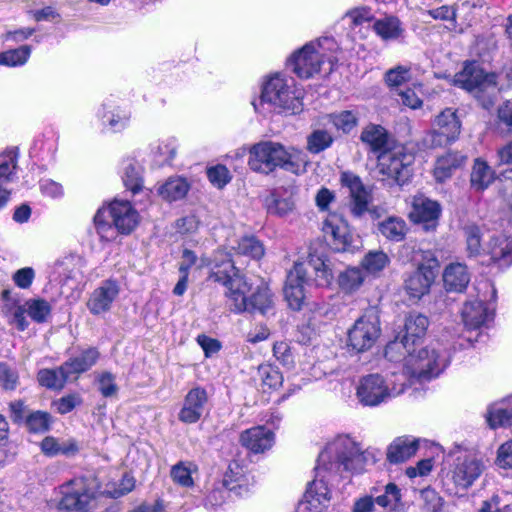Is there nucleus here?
Returning a JSON list of instances; mask_svg holds the SVG:
<instances>
[{"mask_svg":"<svg viewBox=\"0 0 512 512\" xmlns=\"http://www.w3.org/2000/svg\"><path fill=\"white\" fill-rule=\"evenodd\" d=\"M372 459V453L364 449L361 442L349 434H339L326 444L317 462L320 474L328 472L348 478L353 473H361Z\"/></svg>","mask_w":512,"mask_h":512,"instance_id":"f257e3e1","label":"nucleus"},{"mask_svg":"<svg viewBox=\"0 0 512 512\" xmlns=\"http://www.w3.org/2000/svg\"><path fill=\"white\" fill-rule=\"evenodd\" d=\"M303 96V89L292 77L275 73L264 81L261 95L252 105L265 117L272 113L296 115L303 111Z\"/></svg>","mask_w":512,"mask_h":512,"instance_id":"f03ea898","label":"nucleus"},{"mask_svg":"<svg viewBox=\"0 0 512 512\" xmlns=\"http://www.w3.org/2000/svg\"><path fill=\"white\" fill-rule=\"evenodd\" d=\"M339 46L332 37H322L294 52L287 66L299 78L308 79L324 72L330 74L338 62Z\"/></svg>","mask_w":512,"mask_h":512,"instance_id":"7ed1b4c3","label":"nucleus"},{"mask_svg":"<svg viewBox=\"0 0 512 512\" xmlns=\"http://www.w3.org/2000/svg\"><path fill=\"white\" fill-rule=\"evenodd\" d=\"M307 164L305 153L295 148H286L279 142L261 141L249 150V167L259 173L269 174L276 168L299 174Z\"/></svg>","mask_w":512,"mask_h":512,"instance_id":"20e7f679","label":"nucleus"},{"mask_svg":"<svg viewBox=\"0 0 512 512\" xmlns=\"http://www.w3.org/2000/svg\"><path fill=\"white\" fill-rule=\"evenodd\" d=\"M401 377L413 384L437 377L449 363V353L439 342L431 343L419 350H405Z\"/></svg>","mask_w":512,"mask_h":512,"instance_id":"39448f33","label":"nucleus"},{"mask_svg":"<svg viewBox=\"0 0 512 512\" xmlns=\"http://www.w3.org/2000/svg\"><path fill=\"white\" fill-rule=\"evenodd\" d=\"M314 274L316 286H328L333 279L330 262L314 254L309 255L306 266L295 264L293 270L287 275L284 287V296L288 305L293 310H300L305 299V285L308 284V274Z\"/></svg>","mask_w":512,"mask_h":512,"instance_id":"423d86ee","label":"nucleus"},{"mask_svg":"<svg viewBox=\"0 0 512 512\" xmlns=\"http://www.w3.org/2000/svg\"><path fill=\"white\" fill-rule=\"evenodd\" d=\"M98 484L92 477H75L58 487L59 512H91L97 506Z\"/></svg>","mask_w":512,"mask_h":512,"instance_id":"0eeeda50","label":"nucleus"},{"mask_svg":"<svg viewBox=\"0 0 512 512\" xmlns=\"http://www.w3.org/2000/svg\"><path fill=\"white\" fill-rule=\"evenodd\" d=\"M252 289V284L244 276L238 285L225 291L229 309L234 313H260L267 315L273 310V295L269 287L262 283L250 297L247 293Z\"/></svg>","mask_w":512,"mask_h":512,"instance_id":"6e6552de","label":"nucleus"},{"mask_svg":"<svg viewBox=\"0 0 512 512\" xmlns=\"http://www.w3.org/2000/svg\"><path fill=\"white\" fill-rule=\"evenodd\" d=\"M406 381L388 380L380 374L363 376L356 389V397L363 406L376 407L404 392Z\"/></svg>","mask_w":512,"mask_h":512,"instance_id":"1a4fd4ad","label":"nucleus"},{"mask_svg":"<svg viewBox=\"0 0 512 512\" xmlns=\"http://www.w3.org/2000/svg\"><path fill=\"white\" fill-rule=\"evenodd\" d=\"M379 173L399 186L408 183L412 177L415 156L402 145H394L388 151L379 154Z\"/></svg>","mask_w":512,"mask_h":512,"instance_id":"9d476101","label":"nucleus"},{"mask_svg":"<svg viewBox=\"0 0 512 512\" xmlns=\"http://www.w3.org/2000/svg\"><path fill=\"white\" fill-rule=\"evenodd\" d=\"M381 334L380 320L375 310L359 317L347 332V347L355 353L370 350Z\"/></svg>","mask_w":512,"mask_h":512,"instance_id":"9b49d317","label":"nucleus"},{"mask_svg":"<svg viewBox=\"0 0 512 512\" xmlns=\"http://www.w3.org/2000/svg\"><path fill=\"white\" fill-rule=\"evenodd\" d=\"M486 469L483 457L472 451L460 452L448 472V479L458 490H468Z\"/></svg>","mask_w":512,"mask_h":512,"instance_id":"f8f14e48","label":"nucleus"},{"mask_svg":"<svg viewBox=\"0 0 512 512\" xmlns=\"http://www.w3.org/2000/svg\"><path fill=\"white\" fill-rule=\"evenodd\" d=\"M461 133V121L456 110L446 108L433 121V129L425 138L430 147H443L455 142Z\"/></svg>","mask_w":512,"mask_h":512,"instance_id":"ddd939ff","label":"nucleus"},{"mask_svg":"<svg viewBox=\"0 0 512 512\" xmlns=\"http://www.w3.org/2000/svg\"><path fill=\"white\" fill-rule=\"evenodd\" d=\"M428 318L420 313H410L405 319L404 335L401 341H393L385 348V357L392 362H398L397 354L403 349L408 350L409 346L415 345L416 341L422 338L428 328Z\"/></svg>","mask_w":512,"mask_h":512,"instance_id":"4468645a","label":"nucleus"},{"mask_svg":"<svg viewBox=\"0 0 512 512\" xmlns=\"http://www.w3.org/2000/svg\"><path fill=\"white\" fill-rule=\"evenodd\" d=\"M316 476L315 479L309 484L306 493V509L309 511L315 510L320 512L323 508L327 507V504L331 498V490L329 486L338 483L341 479H344L341 475H332V473L319 471V462L315 467Z\"/></svg>","mask_w":512,"mask_h":512,"instance_id":"2eb2a0df","label":"nucleus"},{"mask_svg":"<svg viewBox=\"0 0 512 512\" xmlns=\"http://www.w3.org/2000/svg\"><path fill=\"white\" fill-rule=\"evenodd\" d=\"M213 265L209 278L214 282L222 284L226 291L236 287L244 277L232 260V251L226 249H217L212 258Z\"/></svg>","mask_w":512,"mask_h":512,"instance_id":"dca6fc26","label":"nucleus"},{"mask_svg":"<svg viewBox=\"0 0 512 512\" xmlns=\"http://www.w3.org/2000/svg\"><path fill=\"white\" fill-rule=\"evenodd\" d=\"M453 83L470 92L484 91L489 87L496 86V75L485 72L479 63L471 61L465 63L463 69L454 75Z\"/></svg>","mask_w":512,"mask_h":512,"instance_id":"f3484780","label":"nucleus"},{"mask_svg":"<svg viewBox=\"0 0 512 512\" xmlns=\"http://www.w3.org/2000/svg\"><path fill=\"white\" fill-rule=\"evenodd\" d=\"M342 186L349 192V210L354 218H361L369 211L371 193L362 183L359 176L351 172L341 174Z\"/></svg>","mask_w":512,"mask_h":512,"instance_id":"a211bd4d","label":"nucleus"},{"mask_svg":"<svg viewBox=\"0 0 512 512\" xmlns=\"http://www.w3.org/2000/svg\"><path fill=\"white\" fill-rule=\"evenodd\" d=\"M105 209L119 234L128 235L139 224V213L128 200L114 199Z\"/></svg>","mask_w":512,"mask_h":512,"instance_id":"6ab92c4d","label":"nucleus"},{"mask_svg":"<svg viewBox=\"0 0 512 512\" xmlns=\"http://www.w3.org/2000/svg\"><path fill=\"white\" fill-rule=\"evenodd\" d=\"M494 303L485 299L467 301L462 309V320L468 330L486 326L494 317Z\"/></svg>","mask_w":512,"mask_h":512,"instance_id":"aec40b11","label":"nucleus"},{"mask_svg":"<svg viewBox=\"0 0 512 512\" xmlns=\"http://www.w3.org/2000/svg\"><path fill=\"white\" fill-rule=\"evenodd\" d=\"M322 231L329 239L334 250L346 252L352 249V236L347 223L335 214L329 215L323 222Z\"/></svg>","mask_w":512,"mask_h":512,"instance_id":"412c9836","label":"nucleus"},{"mask_svg":"<svg viewBox=\"0 0 512 512\" xmlns=\"http://www.w3.org/2000/svg\"><path fill=\"white\" fill-rule=\"evenodd\" d=\"M120 288L115 280H105L90 295L87 308L93 315H100L111 309L112 303L118 297Z\"/></svg>","mask_w":512,"mask_h":512,"instance_id":"4be33fe9","label":"nucleus"},{"mask_svg":"<svg viewBox=\"0 0 512 512\" xmlns=\"http://www.w3.org/2000/svg\"><path fill=\"white\" fill-rule=\"evenodd\" d=\"M208 402V395L204 388L195 387L191 389L183 403L178 418L181 422L192 424L196 423L203 415L206 404Z\"/></svg>","mask_w":512,"mask_h":512,"instance_id":"5701e85b","label":"nucleus"},{"mask_svg":"<svg viewBox=\"0 0 512 512\" xmlns=\"http://www.w3.org/2000/svg\"><path fill=\"white\" fill-rule=\"evenodd\" d=\"M104 128L111 132L124 130L130 122L131 113L129 110L116 105L113 101H105L97 112Z\"/></svg>","mask_w":512,"mask_h":512,"instance_id":"b1692460","label":"nucleus"},{"mask_svg":"<svg viewBox=\"0 0 512 512\" xmlns=\"http://www.w3.org/2000/svg\"><path fill=\"white\" fill-rule=\"evenodd\" d=\"M441 213L440 205L423 195L413 198L410 217L414 222L423 223L425 229L435 228Z\"/></svg>","mask_w":512,"mask_h":512,"instance_id":"393cba45","label":"nucleus"},{"mask_svg":"<svg viewBox=\"0 0 512 512\" xmlns=\"http://www.w3.org/2000/svg\"><path fill=\"white\" fill-rule=\"evenodd\" d=\"M436 274L430 265L421 264L405 279V289L413 299H420L429 292Z\"/></svg>","mask_w":512,"mask_h":512,"instance_id":"a878e982","label":"nucleus"},{"mask_svg":"<svg viewBox=\"0 0 512 512\" xmlns=\"http://www.w3.org/2000/svg\"><path fill=\"white\" fill-rule=\"evenodd\" d=\"M484 255L490 257V261L500 268L512 265V237L505 234L493 235L485 245Z\"/></svg>","mask_w":512,"mask_h":512,"instance_id":"bb28decb","label":"nucleus"},{"mask_svg":"<svg viewBox=\"0 0 512 512\" xmlns=\"http://www.w3.org/2000/svg\"><path fill=\"white\" fill-rule=\"evenodd\" d=\"M241 444L253 453H263L274 443V433L265 426H256L243 431Z\"/></svg>","mask_w":512,"mask_h":512,"instance_id":"cd10ccee","label":"nucleus"},{"mask_svg":"<svg viewBox=\"0 0 512 512\" xmlns=\"http://www.w3.org/2000/svg\"><path fill=\"white\" fill-rule=\"evenodd\" d=\"M361 141L376 154H382L394 146L386 129L381 125H367L360 136Z\"/></svg>","mask_w":512,"mask_h":512,"instance_id":"c85d7f7f","label":"nucleus"},{"mask_svg":"<svg viewBox=\"0 0 512 512\" xmlns=\"http://www.w3.org/2000/svg\"><path fill=\"white\" fill-rule=\"evenodd\" d=\"M466 161L467 156L458 151H450L438 157L433 170L436 181H446L452 176L453 172L461 168Z\"/></svg>","mask_w":512,"mask_h":512,"instance_id":"c756f323","label":"nucleus"},{"mask_svg":"<svg viewBox=\"0 0 512 512\" xmlns=\"http://www.w3.org/2000/svg\"><path fill=\"white\" fill-rule=\"evenodd\" d=\"M443 282L447 291H464L470 282L467 266L458 262L449 264L443 272Z\"/></svg>","mask_w":512,"mask_h":512,"instance_id":"7c9ffc66","label":"nucleus"},{"mask_svg":"<svg viewBox=\"0 0 512 512\" xmlns=\"http://www.w3.org/2000/svg\"><path fill=\"white\" fill-rule=\"evenodd\" d=\"M486 421L492 429L512 426V396L490 405Z\"/></svg>","mask_w":512,"mask_h":512,"instance_id":"2f4dec72","label":"nucleus"},{"mask_svg":"<svg viewBox=\"0 0 512 512\" xmlns=\"http://www.w3.org/2000/svg\"><path fill=\"white\" fill-rule=\"evenodd\" d=\"M100 357L99 351L94 347H89L75 357L69 358L63 363L64 370H67L70 377H76L90 370Z\"/></svg>","mask_w":512,"mask_h":512,"instance_id":"473e14b6","label":"nucleus"},{"mask_svg":"<svg viewBox=\"0 0 512 512\" xmlns=\"http://www.w3.org/2000/svg\"><path fill=\"white\" fill-rule=\"evenodd\" d=\"M229 492H235L238 495H244L248 492V488L238 483L230 486L227 478L222 483L215 486L206 496L204 505L209 510H216L221 507L228 496Z\"/></svg>","mask_w":512,"mask_h":512,"instance_id":"72a5a7b5","label":"nucleus"},{"mask_svg":"<svg viewBox=\"0 0 512 512\" xmlns=\"http://www.w3.org/2000/svg\"><path fill=\"white\" fill-rule=\"evenodd\" d=\"M267 211L269 214L285 216L295 206L292 190L286 188L275 189L266 199Z\"/></svg>","mask_w":512,"mask_h":512,"instance_id":"f704fd0d","label":"nucleus"},{"mask_svg":"<svg viewBox=\"0 0 512 512\" xmlns=\"http://www.w3.org/2000/svg\"><path fill=\"white\" fill-rule=\"evenodd\" d=\"M418 450V441L411 437H398L388 447L387 460L401 463L412 457Z\"/></svg>","mask_w":512,"mask_h":512,"instance_id":"c9c22d12","label":"nucleus"},{"mask_svg":"<svg viewBox=\"0 0 512 512\" xmlns=\"http://www.w3.org/2000/svg\"><path fill=\"white\" fill-rule=\"evenodd\" d=\"M9 295V291H3V299L5 301L3 313L9 324L14 325L19 331H24L29 325L25 316L27 308L25 304L21 305L17 300L11 299Z\"/></svg>","mask_w":512,"mask_h":512,"instance_id":"e433bc0d","label":"nucleus"},{"mask_svg":"<svg viewBox=\"0 0 512 512\" xmlns=\"http://www.w3.org/2000/svg\"><path fill=\"white\" fill-rule=\"evenodd\" d=\"M16 158L17 155L14 150L0 154V209L9 201L10 191L4 185L10 181V177L14 173Z\"/></svg>","mask_w":512,"mask_h":512,"instance_id":"4c0bfd02","label":"nucleus"},{"mask_svg":"<svg viewBox=\"0 0 512 512\" xmlns=\"http://www.w3.org/2000/svg\"><path fill=\"white\" fill-rule=\"evenodd\" d=\"M494 179L495 172L488 163L481 158L475 159L470 175L471 187L476 191H483L493 183Z\"/></svg>","mask_w":512,"mask_h":512,"instance_id":"58836bf2","label":"nucleus"},{"mask_svg":"<svg viewBox=\"0 0 512 512\" xmlns=\"http://www.w3.org/2000/svg\"><path fill=\"white\" fill-rule=\"evenodd\" d=\"M322 126H334L338 131L350 133L358 124V117L353 111L344 110L339 113H331L319 118Z\"/></svg>","mask_w":512,"mask_h":512,"instance_id":"ea45409f","label":"nucleus"},{"mask_svg":"<svg viewBox=\"0 0 512 512\" xmlns=\"http://www.w3.org/2000/svg\"><path fill=\"white\" fill-rule=\"evenodd\" d=\"M373 29L384 41L397 40L404 32L401 21L395 16H386L376 20Z\"/></svg>","mask_w":512,"mask_h":512,"instance_id":"a19ab883","label":"nucleus"},{"mask_svg":"<svg viewBox=\"0 0 512 512\" xmlns=\"http://www.w3.org/2000/svg\"><path fill=\"white\" fill-rule=\"evenodd\" d=\"M122 180L124 186L131 191L132 195L143 191L142 168L137 162L133 160L124 162Z\"/></svg>","mask_w":512,"mask_h":512,"instance_id":"79ce46f5","label":"nucleus"},{"mask_svg":"<svg viewBox=\"0 0 512 512\" xmlns=\"http://www.w3.org/2000/svg\"><path fill=\"white\" fill-rule=\"evenodd\" d=\"M379 232L386 239L393 242L404 240L408 227L406 222L396 216H390L378 224Z\"/></svg>","mask_w":512,"mask_h":512,"instance_id":"37998d69","label":"nucleus"},{"mask_svg":"<svg viewBox=\"0 0 512 512\" xmlns=\"http://www.w3.org/2000/svg\"><path fill=\"white\" fill-rule=\"evenodd\" d=\"M231 251L236 255H243L251 259H260L264 255L262 242L253 235L243 236L231 246Z\"/></svg>","mask_w":512,"mask_h":512,"instance_id":"c03bdc74","label":"nucleus"},{"mask_svg":"<svg viewBox=\"0 0 512 512\" xmlns=\"http://www.w3.org/2000/svg\"><path fill=\"white\" fill-rule=\"evenodd\" d=\"M334 142V137L327 130V126L318 123V127L307 136V150L312 154H319L330 148Z\"/></svg>","mask_w":512,"mask_h":512,"instance_id":"a18cd8bd","label":"nucleus"},{"mask_svg":"<svg viewBox=\"0 0 512 512\" xmlns=\"http://www.w3.org/2000/svg\"><path fill=\"white\" fill-rule=\"evenodd\" d=\"M37 379L41 386L48 389L60 390L65 383L71 379L67 370H64L63 364L56 369H42L38 372Z\"/></svg>","mask_w":512,"mask_h":512,"instance_id":"49530a36","label":"nucleus"},{"mask_svg":"<svg viewBox=\"0 0 512 512\" xmlns=\"http://www.w3.org/2000/svg\"><path fill=\"white\" fill-rule=\"evenodd\" d=\"M189 187L186 179L171 177L159 187L158 192L165 200L176 201L186 196Z\"/></svg>","mask_w":512,"mask_h":512,"instance_id":"de8ad7c7","label":"nucleus"},{"mask_svg":"<svg viewBox=\"0 0 512 512\" xmlns=\"http://www.w3.org/2000/svg\"><path fill=\"white\" fill-rule=\"evenodd\" d=\"M464 236L466 239V251L469 257H477L485 252V246L482 245V230L475 224L464 227Z\"/></svg>","mask_w":512,"mask_h":512,"instance_id":"09e8293b","label":"nucleus"},{"mask_svg":"<svg viewBox=\"0 0 512 512\" xmlns=\"http://www.w3.org/2000/svg\"><path fill=\"white\" fill-rule=\"evenodd\" d=\"M31 55V47L22 45L0 53V65L17 67L24 65Z\"/></svg>","mask_w":512,"mask_h":512,"instance_id":"8fccbe9b","label":"nucleus"},{"mask_svg":"<svg viewBox=\"0 0 512 512\" xmlns=\"http://www.w3.org/2000/svg\"><path fill=\"white\" fill-rule=\"evenodd\" d=\"M52 417L45 411H32L26 417L24 427L30 433H45L49 430Z\"/></svg>","mask_w":512,"mask_h":512,"instance_id":"3c124183","label":"nucleus"},{"mask_svg":"<svg viewBox=\"0 0 512 512\" xmlns=\"http://www.w3.org/2000/svg\"><path fill=\"white\" fill-rule=\"evenodd\" d=\"M389 263L390 259L383 251H369L362 259L361 266L368 274L375 275L381 272Z\"/></svg>","mask_w":512,"mask_h":512,"instance_id":"603ef678","label":"nucleus"},{"mask_svg":"<svg viewBox=\"0 0 512 512\" xmlns=\"http://www.w3.org/2000/svg\"><path fill=\"white\" fill-rule=\"evenodd\" d=\"M196 470V465L191 462H179L171 468L170 476L175 483L183 487H191L194 483L192 473Z\"/></svg>","mask_w":512,"mask_h":512,"instance_id":"864d4df0","label":"nucleus"},{"mask_svg":"<svg viewBox=\"0 0 512 512\" xmlns=\"http://www.w3.org/2000/svg\"><path fill=\"white\" fill-rule=\"evenodd\" d=\"M339 285L346 292L357 290L364 282V274L359 267L346 269L339 275Z\"/></svg>","mask_w":512,"mask_h":512,"instance_id":"5fc2aeb1","label":"nucleus"},{"mask_svg":"<svg viewBox=\"0 0 512 512\" xmlns=\"http://www.w3.org/2000/svg\"><path fill=\"white\" fill-rule=\"evenodd\" d=\"M79 258L75 255H67L58 259L53 266L54 279L67 280L74 277V270Z\"/></svg>","mask_w":512,"mask_h":512,"instance_id":"6e6d98bb","label":"nucleus"},{"mask_svg":"<svg viewBox=\"0 0 512 512\" xmlns=\"http://www.w3.org/2000/svg\"><path fill=\"white\" fill-rule=\"evenodd\" d=\"M25 306L30 318L37 323L45 322L51 313L50 304L43 299H30L26 301Z\"/></svg>","mask_w":512,"mask_h":512,"instance_id":"4d7b16f0","label":"nucleus"},{"mask_svg":"<svg viewBox=\"0 0 512 512\" xmlns=\"http://www.w3.org/2000/svg\"><path fill=\"white\" fill-rule=\"evenodd\" d=\"M375 503L383 508L394 509L401 500V490L394 483H388L384 492L374 497Z\"/></svg>","mask_w":512,"mask_h":512,"instance_id":"13d9d810","label":"nucleus"},{"mask_svg":"<svg viewBox=\"0 0 512 512\" xmlns=\"http://www.w3.org/2000/svg\"><path fill=\"white\" fill-rule=\"evenodd\" d=\"M177 151V141L174 138H167L160 141L154 148V153L158 157V163L161 165L169 164L175 157Z\"/></svg>","mask_w":512,"mask_h":512,"instance_id":"bf43d9fd","label":"nucleus"},{"mask_svg":"<svg viewBox=\"0 0 512 512\" xmlns=\"http://www.w3.org/2000/svg\"><path fill=\"white\" fill-rule=\"evenodd\" d=\"M105 213L106 209L104 207L99 208L94 216V223L97 233L101 237V239L111 241L116 238L118 232L114 227L113 223L110 224L105 221Z\"/></svg>","mask_w":512,"mask_h":512,"instance_id":"052dcab7","label":"nucleus"},{"mask_svg":"<svg viewBox=\"0 0 512 512\" xmlns=\"http://www.w3.org/2000/svg\"><path fill=\"white\" fill-rule=\"evenodd\" d=\"M259 376L264 385L269 388H277L283 382L282 373L279 369L271 364H262L258 368Z\"/></svg>","mask_w":512,"mask_h":512,"instance_id":"680f3d73","label":"nucleus"},{"mask_svg":"<svg viewBox=\"0 0 512 512\" xmlns=\"http://www.w3.org/2000/svg\"><path fill=\"white\" fill-rule=\"evenodd\" d=\"M209 181L218 188H223L231 180L230 172L224 165H216L207 170Z\"/></svg>","mask_w":512,"mask_h":512,"instance_id":"e2e57ef3","label":"nucleus"},{"mask_svg":"<svg viewBox=\"0 0 512 512\" xmlns=\"http://www.w3.org/2000/svg\"><path fill=\"white\" fill-rule=\"evenodd\" d=\"M410 70L405 66H397L388 70L385 74V81L390 87H398L409 81Z\"/></svg>","mask_w":512,"mask_h":512,"instance_id":"0e129e2a","label":"nucleus"},{"mask_svg":"<svg viewBox=\"0 0 512 512\" xmlns=\"http://www.w3.org/2000/svg\"><path fill=\"white\" fill-rule=\"evenodd\" d=\"M273 354L283 366L290 368L294 365V357L289 343L276 342L273 346Z\"/></svg>","mask_w":512,"mask_h":512,"instance_id":"69168bd1","label":"nucleus"},{"mask_svg":"<svg viewBox=\"0 0 512 512\" xmlns=\"http://www.w3.org/2000/svg\"><path fill=\"white\" fill-rule=\"evenodd\" d=\"M18 373L5 363H0V383L3 389L13 391L18 385Z\"/></svg>","mask_w":512,"mask_h":512,"instance_id":"338daca9","label":"nucleus"},{"mask_svg":"<svg viewBox=\"0 0 512 512\" xmlns=\"http://www.w3.org/2000/svg\"><path fill=\"white\" fill-rule=\"evenodd\" d=\"M496 463L504 469H512V440L503 443L497 451Z\"/></svg>","mask_w":512,"mask_h":512,"instance_id":"774afa93","label":"nucleus"}]
</instances>
